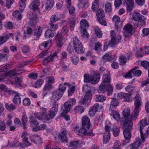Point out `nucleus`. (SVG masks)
<instances>
[{"instance_id": "nucleus-1", "label": "nucleus", "mask_w": 149, "mask_h": 149, "mask_svg": "<svg viewBox=\"0 0 149 149\" xmlns=\"http://www.w3.org/2000/svg\"><path fill=\"white\" fill-rule=\"evenodd\" d=\"M90 127V121L89 118L86 116H84L82 119L81 128L79 130L78 134L79 135L82 134L87 136H93L94 134L91 130L89 131Z\"/></svg>"}, {"instance_id": "nucleus-2", "label": "nucleus", "mask_w": 149, "mask_h": 149, "mask_svg": "<svg viewBox=\"0 0 149 149\" xmlns=\"http://www.w3.org/2000/svg\"><path fill=\"white\" fill-rule=\"evenodd\" d=\"M141 98L137 94L135 97L134 105L135 108L132 113L130 115V119L132 120H135L137 118L139 113V108L141 104Z\"/></svg>"}, {"instance_id": "nucleus-3", "label": "nucleus", "mask_w": 149, "mask_h": 149, "mask_svg": "<svg viewBox=\"0 0 149 149\" xmlns=\"http://www.w3.org/2000/svg\"><path fill=\"white\" fill-rule=\"evenodd\" d=\"M57 53L58 52L54 53L49 58V57H50L52 54V52H47L46 50H45L43 51L39 55L37 56V58H40L42 56H43L44 57L43 58L42 61H47V62H49L53 60L54 57L57 56Z\"/></svg>"}, {"instance_id": "nucleus-4", "label": "nucleus", "mask_w": 149, "mask_h": 149, "mask_svg": "<svg viewBox=\"0 0 149 149\" xmlns=\"http://www.w3.org/2000/svg\"><path fill=\"white\" fill-rule=\"evenodd\" d=\"M99 89L102 92L107 91L108 95H111L113 93V87L110 84H107L102 82L99 87Z\"/></svg>"}, {"instance_id": "nucleus-5", "label": "nucleus", "mask_w": 149, "mask_h": 149, "mask_svg": "<svg viewBox=\"0 0 149 149\" xmlns=\"http://www.w3.org/2000/svg\"><path fill=\"white\" fill-rule=\"evenodd\" d=\"M80 28L81 29V35L83 36H87L88 34L86 31V29L88 27L89 25L87 21L85 19L81 20L80 23Z\"/></svg>"}, {"instance_id": "nucleus-6", "label": "nucleus", "mask_w": 149, "mask_h": 149, "mask_svg": "<svg viewBox=\"0 0 149 149\" xmlns=\"http://www.w3.org/2000/svg\"><path fill=\"white\" fill-rule=\"evenodd\" d=\"M121 121L123 123V131H131L132 129L133 124L132 121L130 120H124L123 118H122Z\"/></svg>"}, {"instance_id": "nucleus-7", "label": "nucleus", "mask_w": 149, "mask_h": 149, "mask_svg": "<svg viewBox=\"0 0 149 149\" xmlns=\"http://www.w3.org/2000/svg\"><path fill=\"white\" fill-rule=\"evenodd\" d=\"M67 131L66 129L63 128L61 129V132L58 136V139L61 142H67L66 135Z\"/></svg>"}, {"instance_id": "nucleus-8", "label": "nucleus", "mask_w": 149, "mask_h": 149, "mask_svg": "<svg viewBox=\"0 0 149 149\" xmlns=\"http://www.w3.org/2000/svg\"><path fill=\"white\" fill-rule=\"evenodd\" d=\"M133 27L131 25L127 24L123 28V34L125 37H128L130 35L132 34Z\"/></svg>"}, {"instance_id": "nucleus-9", "label": "nucleus", "mask_w": 149, "mask_h": 149, "mask_svg": "<svg viewBox=\"0 0 149 149\" xmlns=\"http://www.w3.org/2000/svg\"><path fill=\"white\" fill-rule=\"evenodd\" d=\"M92 91L90 90L88 91L85 95L83 99H81L79 101L80 104H85L87 101L90 100L92 97Z\"/></svg>"}, {"instance_id": "nucleus-10", "label": "nucleus", "mask_w": 149, "mask_h": 149, "mask_svg": "<svg viewBox=\"0 0 149 149\" xmlns=\"http://www.w3.org/2000/svg\"><path fill=\"white\" fill-rule=\"evenodd\" d=\"M132 19L135 21L141 20L140 22H142L143 24L145 23V22L144 20L145 19L144 17L138 13H136L133 15Z\"/></svg>"}, {"instance_id": "nucleus-11", "label": "nucleus", "mask_w": 149, "mask_h": 149, "mask_svg": "<svg viewBox=\"0 0 149 149\" xmlns=\"http://www.w3.org/2000/svg\"><path fill=\"white\" fill-rule=\"evenodd\" d=\"M62 35L58 33L55 36L56 44L58 47H61L63 45L62 40Z\"/></svg>"}, {"instance_id": "nucleus-12", "label": "nucleus", "mask_w": 149, "mask_h": 149, "mask_svg": "<svg viewBox=\"0 0 149 149\" xmlns=\"http://www.w3.org/2000/svg\"><path fill=\"white\" fill-rule=\"evenodd\" d=\"M139 124L140 125V130L141 133V139H143V142H144V139L145 138V137L142 132V130L147 124L146 121L145 120H142L140 121Z\"/></svg>"}, {"instance_id": "nucleus-13", "label": "nucleus", "mask_w": 149, "mask_h": 149, "mask_svg": "<svg viewBox=\"0 0 149 149\" xmlns=\"http://www.w3.org/2000/svg\"><path fill=\"white\" fill-rule=\"evenodd\" d=\"M99 107V104L96 103L90 109L89 111V114L91 116H93L96 112L97 111Z\"/></svg>"}, {"instance_id": "nucleus-14", "label": "nucleus", "mask_w": 149, "mask_h": 149, "mask_svg": "<svg viewBox=\"0 0 149 149\" xmlns=\"http://www.w3.org/2000/svg\"><path fill=\"white\" fill-rule=\"evenodd\" d=\"M40 5V0H35L33 1L31 3L30 6L31 7L32 9L34 11L37 10H38L39 9L38 6Z\"/></svg>"}, {"instance_id": "nucleus-15", "label": "nucleus", "mask_w": 149, "mask_h": 149, "mask_svg": "<svg viewBox=\"0 0 149 149\" xmlns=\"http://www.w3.org/2000/svg\"><path fill=\"white\" fill-rule=\"evenodd\" d=\"M130 57L129 55H120L119 58L120 64L123 65L125 63L129 60Z\"/></svg>"}, {"instance_id": "nucleus-16", "label": "nucleus", "mask_w": 149, "mask_h": 149, "mask_svg": "<svg viewBox=\"0 0 149 149\" xmlns=\"http://www.w3.org/2000/svg\"><path fill=\"white\" fill-rule=\"evenodd\" d=\"M52 98L55 101L59 100L62 96L63 93L57 91H54L52 93Z\"/></svg>"}, {"instance_id": "nucleus-17", "label": "nucleus", "mask_w": 149, "mask_h": 149, "mask_svg": "<svg viewBox=\"0 0 149 149\" xmlns=\"http://www.w3.org/2000/svg\"><path fill=\"white\" fill-rule=\"evenodd\" d=\"M142 140L140 138L137 139L133 143H131L130 144L131 146H132L136 149H138L140 145L143 142V139Z\"/></svg>"}, {"instance_id": "nucleus-18", "label": "nucleus", "mask_w": 149, "mask_h": 149, "mask_svg": "<svg viewBox=\"0 0 149 149\" xmlns=\"http://www.w3.org/2000/svg\"><path fill=\"white\" fill-rule=\"evenodd\" d=\"M75 51L78 54L84 53V47L82 43L73 47Z\"/></svg>"}, {"instance_id": "nucleus-19", "label": "nucleus", "mask_w": 149, "mask_h": 149, "mask_svg": "<svg viewBox=\"0 0 149 149\" xmlns=\"http://www.w3.org/2000/svg\"><path fill=\"white\" fill-rule=\"evenodd\" d=\"M100 78V74L97 73L94 74V75L91 78V82L93 84H97L99 81Z\"/></svg>"}, {"instance_id": "nucleus-20", "label": "nucleus", "mask_w": 149, "mask_h": 149, "mask_svg": "<svg viewBox=\"0 0 149 149\" xmlns=\"http://www.w3.org/2000/svg\"><path fill=\"white\" fill-rule=\"evenodd\" d=\"M64 109L61 113V115H64L68 112L71 110L72 107L68 105L67 103H65L64 104Z\"/></svg>"}, {"instance_id": "nucleus-21", "label": "nucleus", "mask_w": 149, "mask_h": 149, "mask_svg": "<svg viewBox=\"0 0 149 149\" xmlns=\"http://www.w3.org/2000/svg\"><path fill=\"white\" fill-rule=\"evenodd\" d=\"M123 115L124 118V120H128V117L130 116V108H125L123 112Z\"/></svg>"}, {"instance_id": "nucleus-22", "label": "nucleus", "mask_w": 149, "mask_h": 149, "mask_svg": "<svg viewBox=\"0 0 149 149\" xmlns=\"http://www.w3.org/2000/svg\"><path fill=\"white\" fill-rule=\"evenodd\" d=\"M118 104L119 102L117 99L112 98L110 106V109L112 110V109H114V108H116L118 106Z\"/></svg>"}, {"instance_id": "nucleus-23", "label": "nucleus", "mask_w": 149, "mask_h": 149, "mask_svg": "<svg viewBox=\"0 0 149 149\" xmlns=\"http://www.w3.org/2000/svg\"><path fill=\"white\" fill-rule=\"evenodd\" d=\"M0 88L2 91L7 92L10 95L13 93H15V91L12 90H9L6 87L5 85L3 84H2L0 85Z\"/></svg>"}, {"instance_id": "nucleus-24", "label": "nucleus", "mask_w": 149, "mask_h": 149, "mask_svg": "<svg viewBox=\"0 0 149 149\" xmlns=\"http://www.w3.org/2000/svg\"><path fill=\"white\" fill-rule=\"evenodd\" d=\"M113 20L114 22L116 27H118L120 24H121L120 23V17L117 15H115L113 17Z\"/></svg>"}, {"instance_id": "nucleus-25", "label": "nucleus", "mask_w": 149, "mask_h": 149, "mask_svg": "<svg viewBox=\"0 0 149 149\" xmlns=\"http://www.w3.org/2000/svg\"><path fill=\"white\" fill-rule=\"evenodd\" d=\"M103 81L102 83L106 84H109V83L110 82L111 79L109 75L108 74H105L103 76Z\"/></svg>"}, {"instance_id": "nucleus-26", "label": "nucleus", "mask_w": 149, "mask_h": 149, "mask_svg": "<svg viewBox=\"0 0 149 149\" xmlns=\"http://www.w3.org/2000/svg\"><path fill=\"white\" fill-rule=\"evenodd\" d=\"M54 4V0H47V1L46 3V9L47 10H50Z\"/></svg>"}, {"instance_id": "nucleus-27", "label": "nucleus", "mask_w": 149, "mask_h": 149, "mask_svg": "<svg viewBox=\"0 0 149 149\" xmlns=\"http://www.w3.org/2000/svg\"><path fill=\"white\" fill-rule=\"evenodd\" d=\"M96 16L98 19H102L104 17V10L102 9H100L97 11Z\"/></svg>"}, {"instance_id": "nucleus-28", "label": "nucleus", "mask_w": 149, "mask_h": 149, "mask_svg": "<svg viewBox=\"0 0 149 149\" xmlns=\"http://www.w3.org/2000/svg\"><path fill=\"white\" fill-rule=\"evenodd\" d=\"M110 133L105 132L104 134L103 138V142L104 143H108L110 139Z\"/></svg>"}, {"instance_id": "nucleus-29", "label": "nucleus", "mask_w": 149, "mask_h": 149, "mask_svg": "<svg viewBox=\"0 0 149 149\" xmlns=\"http://www.w3.org/2000/svg\"><path fill=\"white\" fill-rule=\"evenodd\" d=\"M67 84L68 85L69 84L68 83H65L64 84H60L59 86L58 89L57 90V91L63 93V92L65 91L66 89V85Z\"/></svg>"}, {"instance_id": "nucleus-30", "label": "nucleus", "mask_w": 149, "mask_h": 149, "mask_svg": "<svg viewBox=\"0 0 149 149\" xmlns=\"http://www.w3.org/2000/svg\"><path fill=\"white\" fill-rule=\"evenodd\" d=\"M15 94V96L13 99V102L15 104H17L20 103L21 102V98L19 95V94L16 91L15 93H13L12 94Z\"/></svg>"}, {"instance_id": "nucleus-31", "label": "nucleus", "mask_w": 149, "mask_h": 149, "mask_svg": "<svg viewBox=\"0 0 149 149\" xmlns=\"http://www.w3.org/2000/svg\"><path fill=\"white\" fill-rule=\"evenodd\" d=\"M5 107L9 111L15 110L16 108L15 105L8 103H6L5 104Z\"/></svg>"}, {"instance_id": "nucleus-32", "label": "nucleus", "mask_w": 149, "mask_h": 149, "mask_svg": "<svg viewBox=\"0 0 149 149\" xmlns=\"http://www.w3.org/2000/svg\"><path fill=\"white\" fill-rule=\"evenodd\" d=\"M23 143L22 144L21 147L24 148L26 147H27L30 145V143L28 141L27 138L24 137L23 140Z\"/></svg>"}, {"instance_id": "nucleus-33", "label": "nucleus", "mask_w": 149, "mask_h": 149, "mask_svg": "<svg viewBox=\"0 0 149 149\" xmlns=\"http://www.w3.org/2000/svg\"><path fill=\"white\" fill-rule=\"evenodd\" d=\"M53 31L51 29L47 30L45 33V36L47 38H49L50 37H53L54 36V33Z\"/></svg>"}, {"instance_id": "nucleus-34", "label": "nucleus", "mask_w": 149, "mask_h": 149, "mask_svg": "<svg viewBox=\"0 0 149 149\" xmlns=\"http://www.w3.org/2000/svg\"><path fill=\"white\" fill-rule=\"evenodd\" d=\"M106 97L103 95H96L95 98V100L97 102H102L105 100Z\"/></svg>"}, {"instance_id": "nucleus-35", "label": "nucleus", "mask_w": 149, "mask_h": 149, "mask_svg": "<svg viewBox=\"0 0 149 149\" xmlns=\"http://www.w3.org/2000/svg\"><path fill=\"white\" fill-rule=\"evenodd\" d=\"M13 15L16 18H17L18 20H20L22 18V16L21 12L16 10L14 12L13 14Z\"/></svg>"}, {"instance_id": "nucleus-36", "label": "nucleus", "mask_w": 149, "mask_h": 149, "mask_svg": "<svg viewBox=\"0 0 149 149\" xmlns=\"http://www.w3.org/2000/svg\"><path fill=\"white\" fill-rule=\"evenodd\" d=\"M29 118L30 119L29 122L33 124L36 127H37L39 123L34 116H31Z\"/></svg>"}, {"instance_id": "nucleus-37", "label": "nucleus", "mask_w": 149, "mask_h": 149, "mask_svg": "<svg viewBox=\"0 0 149 149\" xmlns=\"http://www.w3.org/2000/svg\"><path fill=\"white\" fill-rule=\"evenodd\" d=\"M131 131H123V134L125 139L127 140H130L131 138Z\"/></svg>"}, {"instance_id": "nucleus-38", "label": "nucleus", "mask_w": 149, "mask_h": 149, "mask_svg": "<svg viewBox=\"0 0 149 149\" xmlns=\"http://www.w3.org/2000/svg\"><path fill=\"white\" fill-rule=\"evenodd\" d=\"M71 60L72 63L75 65H77L78 63L79 59L77 56L74 55L71 57Z\"/></svg>"}, {"instance_id": "nucleus-39", "label": "nucleus", "mask_w": 149, "mask_h": 149, "mask_svg": "<svg viewBox=\"0 0 149 149\" xmlns=\"http://www.w3.org/2000/svg\"><path fill=\"white\" fill-rule=\"evenodd\" d=\"M119 39H111L108 45L109 46L111 47H113L115 46L117 44V40H119ZM119 42H117V43H119Z\"/></svg>"}, {"instance_id": "nucleus-40", "label": "nucleus", "mask_w": 149, "mask_h": 149, "mask_svg": "<svg viewBox=\"0 0 149 149\" xmlns=\"http://www.w3.org/2000/svg\"><path fill=\"white\" fill-rule=\"evenodd\" d=\"M26 0H20L21 2L19 3V7L21 11L23 10L25 7V1Z\"/></svg>"}, {"instance_id": "nucleus-41", "label": "nucleus", "mask_w": 149, "mask_h": 149, "mask_svg": "<svg viewBox=\"0 0 149 149\" xmlns=\"http://www.w3.org/2000/svg\"><path fill=\"white\" fill-rule=\"evenodd\" d=\"M72 42L73 45V47L77 45H79L81 44L79 39L77 36H75Z\"/></svg>"}, {"instance_id": "nucleus-42", "label": "nucleus", "mask_w": 149, "mask_h": 149, "mask_svg": "<svg viewBox=\"0 0 149 149\" xmlns=\"http://www.w3.org/2000/svg\"><path fill=\"white\" fill-rule=\"evenodd\" d=\"M102 59L105 61H111V54L110 53H107L105 54L102 57Z\"/></svg>"}, {"instance_id": "nucleus-43", "label": "nucleus", "mask_w": 149, "mask_h": 149, "mask_svg": "<svg viewBox=\"0 0 149 149\" xmlns=\"http://www.w3.org/2000/svg\"><path fill=\"white\" fill-rule=\"evenodd\" d=\"M126 95H124V100L127 102H130L131 101V97L132 95L131 93H125Z\"/></svg>"}, {"instance_id": "nucleus-44", "label": "nucleus", "mask_w": 149, "mask_h": 149, "mask_svg": "<svg viewBox=\"0 0 149 149\" xmlns=\"http://www.w3.org/2000/svg\"><path fill=\"white\" fill-rule=\"evenodd\" d=\"M44 82V80L42 79H40L38 80L36 83L34 87L35 88H38L40 86L43 84Z\"/></svg>"}, {"instance_id": "nucleus-45", "label": "nucleus", "mask_w": 149, "mask_h": 149, "mask_svg": "<svg viewBox=\"0 0 149 149\" xmlns=\"http://www.w3.org/2000/svg\"><path fill=\"white\" fill-rule=\"evenodd\" d=\"M76 102V100L74 98L69 99L67 102L65 103H67L68 105L72 106V105L75 104Z\"/></svg>"}, {"instance_id": "nucleus-46", "label": "nucleus", "mask_w": 149, "mask_h": 149, "mask_svg": "<svg viewBox=\"0 0 149 149\" xmlns=\"http://www.w3.org/2000/svg\"><path fill=\"white\" fill-rule=\"evenodd\" d=\"M112 115L113 117L116 120H118L120 119V115L116 111H112Z\"/></svg>"}, {"instance_id": "nucleus-47", "label": "nucleus", "mask_w": 149, "mask_h": 149, "mask_svg": "<svg viewBox=\"0 0 149 149\" xmlns=\"http://www.w3.org/2000/svg\"><path fill=\"white\" fill-rule=\"evenodd\" d=\"M84 81L85 82L88 83H91V78L87 74H85L84 75Z\"/></svg>"}, {"instance_id": "nucleus-48", "label": "nucleus", "mask_w": 149, "mask_h": 149, "mask_svg": "<svg viewBox=\"0 0 149 149\" xmlns=\"http://www.w3.org/2000/svg\"><path fill=\"white\" fill-rule=\"evenodd\" d=\"M111 9V6L110 3H107L105 4V10L107 12H110Z\"/></svg>"}, {"instance_id": "nucleus-49", "label": "nucleus", "mask_w": 149, "mask_h": 149, "mask_svg": "<svg viewBox=\"0 0 149 149\" xmlns=\"http://www.w3.org/2000/svg\"><path fill=\"white\" fill-rule=\"evenodd\" d=\"M60 19V18L56 15H52L50 18V21L52 23Z\"/></svg>"}, {"instance_id": "nucleus-50", "label": "nucleus", "mask_w": 149, "mask_h": 149, "mask_svg": "<svg viewBox=\"0 0 149 149\" xmlns=\"http://www.w3.org/2000/svg\"><path fill=\"white\" fill-rule=\"evenodd\" d=\"M42 29L41 27L38 28V30H36V32H34V35L38 38L41 34Z\"/></svg>"}, {"instance_id": "nucleus-51", "label": "nucleus", "mask_w": 149, "mask_h": 149, "mask_svg": "<svg viewBox=\"0 0 149 149\" xmlns=\"http://www.w3.org/2000/svg\"><path fill=\"white\" fill-rule=\"evenodd\" d=\"M22 50L24 53H26L30 51L29 47L27 45H24L22 47Z\"/></svg>"}, {"instance_id": "nucleus-52", "label": "nucleus", "mask_w": 149, "mask_h": 149, "mask_svg": "<svg viewBox=\"0 0 149 149\" xmlns=\"http://www.w3.org/2000/svg\"><path fill=\"white\" fill-rule=\"evenodd\" d=\"M136 69L132 71V74L134 76L139 77L141 74V71L140 70H136Z\"/></svg>"}, {"instance_id": "nucleus-53", "label": "nucleus", "mask_w": 149, "mask_h": 149, "mask_svg": "<svg viewBox=\"0 0 149 149\" xmlns=\"http://www.w3.org/2000/svg\"><path fill=\"white\" fill-rule=\"evenodd\" d=\"M138 68V67L136 66L133 68L128 73L125 75V77L127 78H132V76L131 75V74L132 73V71H133L135 69H137Z\"/></svg>"}, {"instance_id": "nucleus-54", "label": "nucleus", "mask_w": 149, "mask_h": 149, "mask_svg": "<svg viewBox=\"0 0 149 149\" xmlns=\"http://www.w3.org/2000/svg\"><path fill=\"white\" fill-rule=\"evenodd\" d=\"M4 25L6 28L9 29H12L13 27V25L10 22H6Z\"/></svg>"}, {"instance_id": "nucleus-55", "label": "nucleus", "mask_w": 149, "mask_h": 149, "mask_svg": "<svg viewBox=\"0 0 149 149\" xmlns=\"http://www.w3.org/2000/svg\"><path fill=\"white\" fill-rule=\"evenodd\" d=\"M68 26H65L62 28V30L60 33L63 35L65 34L68 32Z\"/></svg>"}, {"instance_id": "nucleus-56", "label": "nucleus", "mask_w": 149, "mask_h": 149, "mask_svg": "<svg viewBox=\"0 0 149 149\" xmlns=\"http://www.w3.org/2000/svg\"><path fill=\"white\" fill-rule=\"evenodd\" d=\"M51 86L52 85L50 83H46L43 88V91H49L51 88Z\"/></svg>"}, {"instance_id": "nucleus-57", "label": "nucleus", "mask_w": 149, "mask_h": 149, "mask_svg": "<svg viewBox=\"0 0 149 149\" xmlns=\"http://www.w3.org/2000/svg\"><path fill=\"white\" fill-rule=\"evenodd\" d=\"M79 141L71 142L70 143V146L76 148L77 147L79 143Z\"/></svg>"}, {"instance_id": "nucleus-58", "label": "nucleus", "mask_w": 149, "mask_h": 149, "mask_svg": "<svg viewBox=\"0 0 149 149\" xmlns=\"http://www.w3.org/2000/svg\"><path fill=\"white\" fill-rule=\"evenodd\" d=\"M43 114L40 112L35 113L34 114V116L38 120H41L42 119Z\"/></svg>"}, {"instance_id": "nucleus-59", "label": "nucleus", "mask_w": 149, "mask_h": 149, "mask_svg": "<svg viewBox=\"0 0 149 149\" xmlns=\"http://www.w3.org/2000/svg\"><path fill=\"white\" fill-rule=\"evenodd\" d=\"M30 138L31 142H33L36 144L38 143L37 140H38V139H37V135L30 136Z\"/></svg>"}, {"instance_id": "nucleus-60", "label": "nucleus", "mask_w": 149, "mask_h": 149, "mask_svg": "<svg viewBox=\"0 0 149 149\" xmlns=\"http://www.w3.org/2000/svg\"><path fill=\"white\" fill-rule=\"evenodd\" d=\"M141 65L145 68H148L149 67V62L146 61H143L141 63Z\"/></svg>"}, {"instance_id": "nucleus-61", "label": "nucleus", "mask_w": 149, "mask_h": 149, "mask_svg": "<svg viewBox=\"0 0 149 149\" xmlns=\"http://www.w3.org/2000/svg\"><path fill=\"white\" fill-rule=\"evenodd\" d=\"M58 104L56 102H55V103L53 104L51 110L57 112L58 110Z\"/></svg>"}, {"instance_id": "nucleus-62", "label": "nucleus", "mask_w": 149, "mask_h": 149, "mask_svg": "<svg viewBox=\"0 0 149 149\" xmlns=\"http://www.w3.org/2000/svg\"><path fill=\"white\" fill-rule=\"evenodd\" d=\"M57 112V111L51 110L49 114L50 118L51 119L53 118L56 115Z\"/></svg>"}, {"instance_id": "nucleus-63", "label": "nucleus", "mask_w": 149, "mask_h": 149, "mask_svg": "<svg viewBox=\"0 0 149 149\" xmlns=\"http://www.w3.org/2000/svg\"><path fill=\"white\" fill-rule=\"evenodd\" d=\"M95 32L96 34L97 37L98 38H101L102 36V34L101 31L99 29H96L95 30Z\"/></svg>"}, {"instance_id": "nucleus-64", "label": "nucleus", "mask_w": 149, "mask_h": 149, "mask_svg": "<svg viewBox=\"0 0 149 149\" xmlns=\"http://www.w3.org/2000/svg\"><path fill=\"white\" fill-rule=\"evenodd\" d=\"M121 144L118 141H116L113 145V149H120L119 147Z\"/></svg>"}]
</instances>
